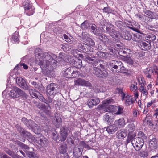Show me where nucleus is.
Listing matches in <instances>:
<instances>
[{
  "label": "nucleus",
  "instance_id": "9d476101",
  "mask_svg": "<svg viewBox=\"0 0 158 158\" xmlns=\"http://www.w3.org/2000/svg\"><path fill=\"white\" fill-rule=\"evenodd\" d=\"M17 84L19 86L23 88L24 90H28L29 89L26 81L20 77H17L16 79Z\"/></svg>",
  "mask_w": 158,
  "mask_h": 158
},
{
  "label": "nucleus",
  "instance_id": "5fc2aeb1",
  "mask_svg": "<svg viewBox=\"0 0 158 158\" xmlns=\"http://www.w3.org/2000/svg\"><path fill=\"white\" fill-rule=\"evenodd\" d=\"M60 135L61 136V141H65L67 136V133H60Z\"/></svg>",
  "mask_w": 158,
  "mask_h": 158
},
{
  "label": "nucleus",
  "instance_id": "2f4dec72",
  "mask_svg": "<svg viewBox=\"0 0 158 158\" xmlns=\"http://www.w3.org/2000/svg\"><path fill=\"white\" fill-rule=\"evenodd\" d=\"M149 146L152 148L156 149L157 148L158 143L156 138H153L150 140L149 143Z\"/></svg>",
  "mask_w": 158,
  "mask_h": 158
},
{
  "label": "nucleus",
  "instance_id": "09e8293b",
  "mask_svg": "<svg viewBox=\"0 0 158 158\" xmlns=\"http://www.w3.org/2000/svg\"><path fill=\"white\" fill-rule=\"evenodd\" d=\"M133 139V137L132 135L129 134L127 136V139L126 140V143L127 144H128Z\"/></svg>",
  "mask_w": 158,
  "mask_h": 158
},
{
  "label": "nucleus",
  "instance_id": "8fccbe9b",
  "mask_svg": "<svg viewBox=\"0 0 158 158\" xmlns=\"http://www.w3.org/2000/svg\"><path fill=\"white\" fill-rule=\"evenodd\" d=\"M126 27V25L125 24V23L123 22V23L119 28L121 31L123 32L127 30Z\"/></svg>",
  "mask_w": 158,
  "mask_h": 158
},
{
  "label": "nucleus",
  "instance_id": "e2e57ef3",
  "mask_svg": "<svg viewBox=\"0 0 158 158\" xmlns=\"http://www.w3.org/2000/svg\"><path fill=\"white\" fill-rule=\"evenodd\" d=\"M79 52L78 50L76 49H74L71 50V54L73 55L74 56H77V52Z\"/></svg>",
  "mask_w": 158,
  "mask_h": 158
},
{
  "label": "nucleus",
  "instance_id": "f3484780",
  "mask_svg": "<svg viewBox=\"0 0 158 158\" xmlns=\"http://www.w3.org/2000/svg\"><path fill=\"white\" fill-rule=\"evenodd\" d=\"M139 44V47L141 49L143 50L150 49L151 48L150 43L147 41L141 42Z\"/></svg>",
  "mask_w": 158,
  "mask_h": 158
},
{
  "label": "nucleus",
  "instance_id": "a211bd4d",
  "mask_svg": "<svg viewBox=\"0 0 158 158\" xmlns=\"http://www.w3.org/2000/svg\"><path fill=\"white\" fill-rule=\"evenodd\" d=\"M83 151L82 148L75 146L73 150V154L75 158H79L81 156Z\"/></svg>",
  "mask_w": 158,
  "mask_h": 158
},
{
  "label": "nucleus",
  "instance_id": "052dcab7",
  "mask_svg": "<svg viewBox=\"0 0 158 158\" xmlns=\"http://www.w3.org/2000/svg\"><path fill=\"white\" fill-rule=\"evenodd\" d=\"M138 112H139L136 110H135L133 111L132 115L134 118L131 120L132 121H134L135 119L136 118L137 116Z\"/></svg>",
  "mask_w": 158,
  "mask_h": 158
},
{
  "label": "nucleus",
  "instance_id": "f8f14e48",
  "mask_svg": "<svg viewBox=\"0 0 158 158\" xmlns=\"http://www.w3.org/2000/svg\"><path fill=\"white\" fill-rule=\"evenodd\" d=\"M48 96V106H47L44 104H42L40 106V108L43 110L47 115H49L51 113V107L49 103H52V98L50 97V96Z\"/></svg>",
  "mask_w": 158,
  "mask_h": 158
},
{
  "label": "nucleus",
  "instance_id": "6ab92c4d",
  "mask_svg": "<svg viewBox=\"0 0 158 158\" xmlns=\"http://www.w3.org/2000/svg\"><path fill=\"white\" fill-rule=\"evenodd\" d=\"M82 51L85 52H90L92 51L93 48L90 46L83 43L79 45Z\"/></svg>",
  "mask_w": 158,
  "mask_h": 158
},
{
  "label": "nucleus",
  "instance_id": "69168bd1",
  "mask_svg": "<svg viewBox=\"0 0 158 158\" xmlns=\"http://www.w3.org/2000/svg\"><path fill=\"white\" fill-rule=\"evenodd\" d=\"M35 88L38 89L40 91H43L44 89L41 85H37V86H35Z\"/></svg>",
  "mask_w": 158,
  "mask_h": 158
},
{
  "label": "nucleus",
  "instance_id": "393cba45",
  "mask_svg": "<svg viewBox=\"0 0 158 158\" xmlns=\"http://www.w3.org/2000/svg\"><path fill=\"white\" fill-rule=\"evenodd\" d=\"M22 135L28 139L33 141L34 140V139L35 140V138L30 133L25 130L23 131Z\"/></svg>",
  "mask_w": 158,
  "mask_h": 158
},
{
  "label": "nucleus",
  "instance_id": "423d86ee",
  "mask_svg": "<svg viewBox=\"0 0 158 158\" xmlns=\"http://www.w3.org/2000/svg\"><path fill=\"white\" fill-rule=\"evenodd\" d=\"M56 86V85L54 83H51L47 85L46 90L48 96H50L52 98L54 97L57 92Z\"/></svg>",
  "mask_w": 158,
  "mask_h": 158
},
{
  "label": "nucleus",
  "instance_id": "f257e3e1",
  "mask_svg": "<svg viewBox=\"0 0 158 158\" xmlns=\"http://www.w3.org/2000/svg\"><path fill=\"white\" fill-rule=\"evenodd\" d=\"M43 61L40 60L39 64L43 69H48L49 70L53 69L56 66V60L53 59L55 56L52 53L45 52L42 56Z\"/></svg>",
  "mask_w": 158,
  "mask_h": 158
},
{
  "label": "nucleus",
  "instance_id": "2eb2a0df",
  "mask_svg": "<svg viewBox=\"0 0 158 158\" xmlns=\"http://www.w3.org/2000/svg\"><path fill=\"white\" fill-rule=\"evenodd\" d=\"M137 82H134L130 85V90L131 91L134 93V97L135 98H138L139 96L138 94V88L137 86Z\"/></svg>",
  "mask_w": 158,
  "mask_h": 158
},
{
  "label": "nucleus",
  "instance_id": "774afa93",
  "mask_svg": "<svg viewBox=\"0 0 158 158\" xmlns=\"http://www.w3.org/2000/svg\"><path fill=\"white\" fill-rule=\"evenodd\" d=\"M0 157L1 158H10L6 154L0 152Z\"/></svg>",
  "mask_w": 158,
  "mask_h": 158
},
{
  "label": "nucleus",
  "instance_id": "c85d7f7f",
  "mask_svg": "<svg viewBox=\"0 0 158 158\" xmlns=\"http://www.w3.org/2000/svg\"><path fill=\"white\" fill-rule=\"evenodd\" d=\"M131 40L135 42L139 43L141 41L142 37L139 33H136L133 35Z\"/></svg>",
  "mask_w": 158,
  "mask_h": 158
},
{
  "label": "nucleus",
  "instance_id": "0eeeda50",
  "mask_svg": "<svg viewBox=\"0 0 158 158\" xmlns=\"http://www.w3.org/2000/svg\"><path fill=\"white\" fill-rule=\"evenodd\" d=\"M26 125L29 128L32 130L35 134H39L40 133L41 130L40 127L32 120H28Z\"/></svg>",
  "mask_w": 158,
  "mask_h": 158
},
{
  "label": "nucleus",
  "instance_id": "7c9ffc66",
  "mask_svg": "<svg viewBox=\"0 0 158 158\" xmlns=\"http://www.w3.org/2000/svg\"><path fill=\"white\" fill-rule=\"evenodd\" d=\"M116 135L118 139H122L127 135L126 131L125 130L119 131L117 133Z\"/></svg>",
  "mask_w": 158,
  "mask_h": 158
},
{
  "label": "nucleus",
  "instance_id": "7ed1b4c3",
  "mask_svg": "<svg viewBox=\"0 0 158 158\" xmlns=\"http://www.w3.org/2000/svg\"><path fill=\"white\" fill-rule=\"evenodd\" d=\"M9 95L13 98H18L20 96H23L26 98L27 94L24 91L16 87H14L10 91Z\"/></svg>",
  "mask_w": 158,
  "mask_h": 158
},
{
  "label": "nucleus",
  "instance_id": "6e6552de",
  "mask_svg": "<svg viewBox=\"0 0 158 158\" xmlns=\"http://www.w3.org/2000/svg\"><path fill=\"white\" fill-rule=\"evenodd\" d=\"M21 145L22 148L25 149L24 151L29 158H39L36 154L32 152L33 150L32 148H30L27 145L22 143H21Z\"/></svg>",
  "mask_w": 158,
  "mask_h": 158
},
{
  "label": "nucleus",
  "instance_id": "39448f33",
  "mask_svg": "<svg viewBox=\"0 0 158 158\" xmlns=\"http://www.w3.org/2000/svg\"><path fill=\"white\" fill-rule=\"evenodd\" d=\"M98 67H96V65L94 66L93 73L99 77L106 78L108 75L107 71L105 70H101Z\"/></svg>",
  "mask_w": 158,
  "mask_h": 158
},
{
  "label": "nucleus",
  "instance_id": "dca6fc26",
  "mask_svg": "<svg viewBox=\"0 0 158 158\" xmlns=\"http://www.w3.org/2000/svg\"><path fill=\"white\" fill-rule=\"evenodd\" d=\"M106 30L107 33L113 38H115L118 37L119 32L112 28L111 27H106Z\"/></svg>",
  "mask_w": 158,
  "mask_h": 158
},
{
  "label": "nucleus",
  "instance_id": "4be33fe9",
  "mask_svg": "<svg viewBox=\"0 0 158 158\" xmlns=\"http://www.w3.org/2000/svg\"><path fill=\"white\" fill-rule=\"evenodd\" d=\"M96 35L99 36V40L105 44H108L110 42V40L104 34L98 33Z\"/></svg>",
  "mask_w": 158,
  "mask_h": 158
},
{
  "label": "nucleus",
  "instance_id": "c03bdc74",
  "mask_svg": "<svg viewBox=\"0 0 158 158\" xmlns=\"http://www.w3.org/2000/svg\"><path fill=\"white\" fill-rule=\"evenodd\" d=\"M28 9L29 10H27V11H25V13H26L28 15H32L35 12V8L34 7L32 6Z\"/></svg>",
  "mask_w": 158,
  "mask_h": 158
},
{
  "label": "nucleus",
  "instance_id": "c756f323",
  "mask_svg": "<svg viewBox=\"0 0 158 158\" xmlns=\"http://www.w3.org/2000/svg\"><path fill=\"white\" fill-rule=\"evenodd\" d=\"M122 37L124 39L130 40H131L132 35L131 33L129 31H123L122 35Z\"/></svg>",
  "mask_w": 158,
  "mask_h": 158
},
{
  "label": "nucleus",
  "instance_id": "0e129e2a",
  "mask_svg": "<svg viewBox=\"0 0 158 158\" xmlns=\"http://www.w3.org/2000/svg\"><path fill=\"white\" fill-rule=\"evenodd\" d=\"M80 146H82L83 147H85V148H87L89 146L86 144L83 141H80L79 143Z\"/></svg>",
  "mask_w": 158,
  "mask_h": 158
},
{
  "label": "nucleus",
  "instance_id": "58836bf2",
  "mask_svg": "<svg viewBox=\"0 0 158 158\" xmlns=\"http://www.w3.org/2000/svg\"><path fill=\"white\" fill-rule=\"evenodd\" d=\"M116 112L115 114L116 115H120L123 113V106H116L115 107Z\"/></svg>",
  "mask_w": 158,
  "mask_h": 158
},
{
  "label": "nucleus",
  "instance_id": "bf43d9fd",
  "mask_svg": "<svg viewBox=\"0 0 158 158\" xmlns=\"http://www.w3.org/2000/svg\"><path fill=\"white\" fill-rule=\"evenodd\" d=\"M88 39V41H89V43L88 44L91 46H93L95 45V43L94 41L92 39L89 38H87Z\"/></svg>",
  "mask_w": 158,
  "mask_h": 158
},
{
  "label": "nucleus",
  "instance_id": "864d4df0",
  "mask_svg": "<svg viewBox=\"0 0 158 158\" xmlns=\"http://www.w3.org/2000/svg\"><path fill=\"white\" fill-rule=\"evenodd\" d=\"M39 99L40 101L43 102L47 104L48 105L47 106H48V100L44 98L42 94L40 96V97Z\"/></svg>",
  "mask_w": 158,
  "mask_h": 158
},
{
  "label": "nucleus",
  "instance_id": "ea45409f",
  "mask_svg": "<svg viewBox=\"0 0 158 158\" xmlns=\"http://www.w3.org/2000/svg\"><path fill=\"white\" fill-rule=\"evenodd\" d=\"M115 107H116V106L112 105L106 106L105 111L106 112H116Z\"/></svg>",
  "mask_w": 158,
  "mask_h": 158
},
{
  "label": "nucleus",
  "instance_id": "49530a36",
  "mask_svg": "<svg viewBox=\"0 0 158 158\" xmlns=\"http://www.w3.org/2000/svg\"><path fill=\"white\" fill-rule=\"evenodd\" d=\"M18 35V32H15L12 35V40L15 42L18 41L19 40Z\"/></svg>",
  "mask_w": 158,
  "mask_h": 158
},
{
  "label": "nucleus",
  "instance_id": "c9c22d12",
  "mask_svg": "<svg viewBox=\"0 0 158 158\" xmlns=\"http://www.w3.org/2000/svg\"><path fill=\"white\" fill-rule=\"evenodd\" d=\"M4 150L7 154L13 158H20L19 156L7 148H5Z\"/></svg>",
  "mask_w": 158,
  "mask_h": 158
},
{
  "label": "nucleus",
  "instance_id": "412c9836",
  "mask_svg": "<svg viewBox=\"0 0 158 158\" xmlns=\"http://www.w3.org/2000/svg\"><path fill=\"white\" fill-rule=\"evenodd\" d=\"M114 124L118 129V128H120L123 127L125 125V123L124 119L122 118L115 120Z\"/></svg>",
  "mask_w": 158,
  "mask_h": 158
},
{
  "label": "nucleus",
  "instance_id": "473e14b6",
  "mask_svg": "<svg viewBox=\"0 0 158 158\" xmlns=\"http://www.w3.org/2000/svg\"><path fill=\"white\" fill-rule=\"evenodd\" d=\"M73 72V68L72 67H69L66 69L64 72V75L66 77H70L71 76H73L72 74Z\"/></svg>",
  "mask_w": 158,
  "mask_h": 158
},
{
  "label": "nucleus",
  "instance_id": "20e7f679",
  "mask_svg": "<svg viewBox=\"0 0 158 158\" xmlns=\"http://www.w3.org/2000/svg\"><path fill=\"white\" fill-rule=\"evenodd\" d=\"M144 141L140 137L134 138L131 141V143L135 149L136 151H139L144 144Z\"/></svg>",
  "mask_w": 158,
  "mask_h": 158
},
{
  "label": "nucleus",
  "instance_id": "4468645a",
  "mask_svg": "<svg viewBox=\"0 0 158 158\" xmlns=\"http://www.w3.org/2000/svg\"><path fill=\"white\" fill-rule=\"evenodd\" d=\"M33 141L38 144L41 146L44 147L48 143V141L46 138L44 136H41L40 137L35 138V140L34 139Z\"/></svg>",
  "mask_w": 158,
  "mask_h": 158
},
{
  "label": "nucleus",
  "instance_id": "a19ab883",
  "mask_svg": "<svg viewBox=\"0 0 158 158\" xmlns=\"http://www.w3.org/2000/svg\"><path fill=\"white\" fill-rule=\"evenodd\" d=\"M147 15L149 16L150 18L152 19H157L158 18V15L157 16H155L157 14L154 13V12L152 13L150 11H147L146 13Z\"/></svg>",
  "mask_w": 158,
  "mask_h": 158
},
{
  "label": "nucleus",
  "instance_id": "6e6d98bb",
  "mask_svg": "<svg viewBox=\"0 0 158 158\" xmlns=\"http://www.w3.org/2000/svg\"><path fill=\"white\" fill-rule=\"evenodd\" d=\"M148 153L146 151H142L139 153V156L142 157H145L148 156Z\"/></svg>",
  "mask_w": 158,
  "mask_h": 158
},
{
  "label": "nucleus",
  "instance_id": "603ef678",
  "mask_svg": "<svg viewBox=\"0 0 158 158\" xmlns=\"http://www.w3.org/2000/svg\"><path fill=\"white\" fill-rule=\"evenodd\" d=\"M101 24L102 26V27L103 29L105 27V26H108L107 24L109 25V24L107 23L106 21L105 20L102 19L101 22Z\"/></svg>",
  "mask_w": 158,
  "mask_h": 158
},
{
  "label": "nucleus",
  "instance_id": "72a5a7b5",
  "mask_svg": "<svg viewBox=\"0 0 158 158\" xmlns=\"http://www.w3.org/2000/svg\"><path fill=\"white\" fill-rule=\"evenodd\" d=\"M111 115L112 114L111 113L109 112L106 113L104 115L103 119L105 122L108 124L111 122V119L110 118Z\"/></svg>",
  "mask_w": 158,
  "mask_h": 158
},
{
  "label": "nucleus",
  "instance_id": "5701e85b",
  "mask_svg": "<svg viewBox=\"0 0 158 158\" xmlns=\"http://www.w3.org/2000/svg\"><path fill=\"white\" fill-rule=\"evenodd\" d=\"M104 129H106V131L110 134L114 133L118 130L117 127L114 124L108 126L107 127H105Z\"/></svg>",
  "mask_w": 158,
  "mask_h": 158
},
{
  "label": "nucleus",
  "instance_id": "aec40b11",
  "mask_svg": "<svg viewBox=\"0 0 158 158\" xmlns=\"http://www.w3.org/2000/svg\"><path fill=\"white\" fill-rule=\"evenodd\" d=\"M100 100L98 98H94L89 100L87 103L89 107L92 108L94 106H96L99 103Z\"/></svg>",
  "mask_w": 158,
  "mask_h": 158
},
{
  "label": "nucleus",
  "instance_id": "37998d69",
  "mask_svg": "<svg viewBox=\"0 0 158 158\" xmlns=\"http://www.w3.org/2000/svg\"><path fill=\"white\" fill-rule=\"evenodd\" d=\"M23 6L25 11H27L30 8H31L32 6V4L30 3L29 2L27 1H24L23 4Z\"/></svg>",
  "mask_w": 158,
  "mask_h": 158
},
{
  "label": "nucleus",
  "instance_id": "338daca9",
  "mask_svg": "<svg viewBox=\"0 0 158 158\" xmlns=\"http://www.w3.org/2000/svg\"><path fill=\"white\" fill-rule=\"evenodd\" d=\"M115 25L119 28L123 23V22L120 21H116L115 22Z\"/></svg>",
  "mask_w": 158,
  "mask_h": 158
},
{
  "label": "nucleus",
  "instance_id": "a18cd8bd",
  "mask_svg": "<svg viewBox=\"0 0 158 158\" xmlns=\"http://www.w3.org/2000/svg\"><path fill=\"white\" fill-rule=\"evenodd\" d=\"M66 146L65 145H61L60 147L59 150L60 153L64 154L66 152Z\"/></svg>",
  "mask_w": 158,
  "mask_h": 158
},
{
  "label": "nucleus",
  "instance_id": "cd10ccee",
  "mask_svg": "<svg viewBox=\"0 0 158 158\" xmlns=\"http://www.w3.org/2000/svg\"><path fill=\"white\" fill-rule=\"evenodd\" d=\"M96 54L98 57L101 58L105 59H109V55L108 53L98 51L97 52Z\"/></svg>",
  "mask_w": 158,
  "mask_h": 158
},
{
  "label": "nucleus",
  "instance_id": "680f3d73",
  "mask_svg": "<svg viewBox=\"0 0 158 158\" xmlns=\"http://www.w3.org/2000/svg\"><path fill=\"white\" fill-rule=\"evenodd\" d=\"M139 91L141 92L144 95H147L148 94V92L146 89H139Z\"/></svg>",
  "mask_w": 158,
  "mask_h": 158
},
{
  "label": "nucleus",
  "instance_id": "4c0bfd02",
  "mask_svg": "<svg viewBox=\"0 0 158 158\" xmlns=\"http://www.w3.org/2000/svg\"><path fill=\"white\" fill-rule=\"evenodd\" d=\"M135 129V126L133 123L129 124L126 127V130L129 133L133 132Z\"/></svg>",
  "mask_w": 158,
  "mask_h": 158
},
{
  "label": "nucleus",
  "instance_id": "a878e982",
  "mask_svg": "<svg viewBox=\"0 0 158 158\" xmlns=\"http://www.w3.org/2000/svg\"><path fill=\"white\" fill-rule=\"evenodd\" d=\"M55 117L56 120H54L53 121V123L58 128L62 123V120L60 117L58 116V114L57 113L55 114Z\"/></svg>",
  "mask_w": 158,
  "mask_h": 158
},
{
  "label": "nucleus",
  "instance_id": "13d9d810",
  "mask_svg": "<svg viewBox=\"0 0 158 158\" xmlns=\"http://www.w3.org/2000/svg\"><path fill=\"white\" fill-rule=\"evenodd\" d=\"M118 93L120 94L121 97V99L124 97V96L126 94L123 92L122 89H118Z\"/></svg>",
  "mask_w": 158,
  "mask_h": 158
},
{
  "label": "nucleus",
  "instance_id": "bb28decb",
  "mask_svg": "<svg viewBox=\"0 0 158 158\" xmlns=\"http://www.w3.org/2000/svg\"><path fill=\"white\" fill-rule=\"evenodd\" d=\"M154 71L151 67H148L144 70V73L147 77L150 78Z\"/></svg>",
  "mask_w": 158,
  "mask_h": 158
},
{
  "label": "nucleus",
  "instance_id": "ddd939ff",
  "mask_svg": "<svg viewBox=\"0 0 158 158\" xmlns=\"http://www.w3.org/2000/svg\"><path fill=\"white\" fill-rule=\"evenodd\" d=\"M75 85L81 86H86L89 87H91V84L89 81H85L81 78H79L74 81Z\"/></svg>",
  "mask_w": 158,
  "mask_h": 158
},
{
  "label": "nucleus",
  "instance_id": "de8ad7c7",
  "mask_svg": "<svg viewBox=\"0 0 158 158\" xmlns=\"http://www.w3.org/2000/svg\"><path fill=\"white\" fill-rule=\"evenodd\" d=\"M96 26L94 24H91L90 29H91L93 33L95 34L96 35H98V33L96 32L97 29L96 28Z\"/></svg>",
  "mask_w": 158,
  "mask_h": 158
},
{
  "label": "nucleus",
  "instance_id": "f704fd0d",
  "mask_svg": "<svg viewBox=\"0 0 158 158\" xmlns=\"http://www.w3.org/2000/svg\"><path fill=\"white\" fill-rule=\"evenodd\" d=\"M129 50L127 48H124L123 49L120 50L118 54L119 55L123 56L125 58L127 56V54L129 53Z\"/></svg>",
  "mask_w": 158,
  "mask_h": 158
},
{
  "label": "nucleus",
  "instance_id": "b1692460",
  "mask_svg": "<svg viewBox=\"0 0 158 158\" xmlns=\"http://www.w3.org/2000/svg\"><path fill=\"white\" fill-rule=\"evenodd\" d=\"M30 94L34 98H37L39 99L41 94L39 92H37L35 89H28Z\"/></svg>",
  "mask_w": 158,
  "mask_h": 158
},
{
  "label": "nucleus",
  "instance_id": "79ce46f5",
  "mask_svg": "<svg viewBox=\"0 0 158 158\" xmlns=\"http://www.w3.org/2000/svg\"><path fill=\"white\" fill-rule=\"evenodd\" d=\"M144 123H146L148 126L150 128L154 129L156 128L155 124H154L152 121L150 119H145L144 121Z\"/></svg>",
  "mask_w": 158,
  "mask_h": 158
},
{
  "label": "nucleus",
  "instance_id": "e433bc0d",
  "mask_svg": "<svg viewBox=\"0 0 158 158\" xmlns=\"http://www.w3.org/2000/svg\"><path fill=\"white\" fill-rule=\"evenodd\" d=\"M91 24L86 21H84L81 25V27L83 30L90 29Z\"/></svg>",
  "mask_w": 158,
  "mask_h": 158
},
{
  "label": "nucleus",
  "instance_id": "1a4fd4ad",
  "mask_svg": "<svg viewBox=\"0 0 158 158\" xmlns=\"http://www.w3.org/2000/svg\"><path fill=\"white\" fill-rule=\"evenodd\" d=\"M68 60L70 64L76 68H80L82 67V62L80 59H76L75 60L73 57L69 56L68 57Z\"/></svg>",
  "mask_w": 158,
  "mask_h": 158
},
{
  "label": "nucleus",
  "instance_id": "f03ea898",
  "mask_svg": "<svg viewBox=\"0 0 158 158\" xmlns=\"http://www.w3.org/2000/svg\"><path fill=\"white\" fill-rule=\"evenodd\" d=\"M110 69L114 73L123 72L126 70V68L123 66V63L119 60H112L108 64Z\"/></svg>",
  "mask_w": 158,
  "mask_h": 158
},
{
  "label": "nucleus",
  "instance_id": "3c124183",
  "mask_svg": "<svg viewBox=\"0 0 158 158\" xmlns=\"http://www.w3.org/2000/svg\"><path fill=\"white\" fill-rule=\"evenodd\" d=\"M125 58V61H126L127 63L131 64H133V61L130 57L127 56Z\"/></svg>",
  "mask_w": 158,
  "mask_h": 158
},
{
  "label": "nucleus",
  "instance_id": "4d7b16f0",
  "mask_svg": "<svg viewBox=\"0 0 158 158\" xmlns=\"http://www.w3.org/2000/svg\"><path fill=\"white\" fill-rule=\"evenodd\" d=\"M147 38L149 39H151L150 40L152 41H154L156 39V36L153 34L148 35L147 36Z\"/></svg>",
  "mask_w": 158,
  "mask_h": 158
},
{
  "label": "nucleus",
  "instance_id": "9b49d317",
  "mask_svg": "<svg viewBox=\"0 0 158 158\" xmlns=\"http://www.w3.org/2000/svg\"><path fill=\"white\" fill-rule=\"evenodd\" d=\"M137 98H133L132 96L126 94L121 99L126 106H129L133 104Z\"/></svg>",
  "mask_w": 158,
  "mask_h": 158
}]
</instances>
